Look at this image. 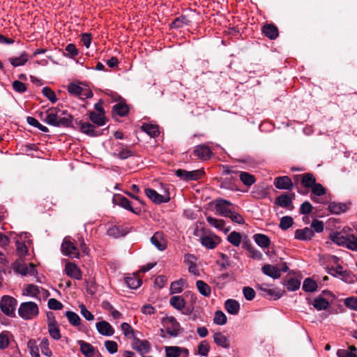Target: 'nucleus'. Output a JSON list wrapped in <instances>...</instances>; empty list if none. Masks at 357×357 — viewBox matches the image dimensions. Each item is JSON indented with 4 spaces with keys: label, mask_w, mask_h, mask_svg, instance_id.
I'll use <instances>...</instances> for the list:
<instances>
[{
    "label": "nucleus",
    "mask_w": 357,
    "mask_h": 357,
    "mask_svg": "<svg viewBox=\"0 0 357 357\" xmlns=\"http://www.w3.org/2000/svg\"><path fill=\"white\" fill-rule=\"evenodd\" d=\"M170 305L178 310H182L185 306V301L181 296H174L170 298Z\"/></svg>",
    "instance_id": "nucleus-30"
},
{
    "label": "nucleus",
    "mask_w": 357,
    "mask_h": 357,
    "mask_svg": "<svg viewBox=\"0 0 357 357\" xmlns=\"http://www.w3.org/2000/svg\"><path fill=\"white\" fill-rule=\"evenodd\" d=\"M294 193L291 194L290 196L287 194H282L275 199V204L282 208H286L289 210H292L294 208L292 200L294 199Z\"/></svg>",
    "instance_id": "nucleus-11"
},
{
    "label": "nucleus",
    "mask_w": 357,
    "mask_h": 357,
    "mask_svg": "<svg viewBox=\"0 0 357 357\" xmlns=\"http://www.w3.org/2000/svg\"><path fill=\"white\" fill-rule=\"evenodd\" d=\"M194 154L200 159L207 160L210 158L212 152L208 146L205 145H199L195 148Z\"/></svg>",
    "instance_id": "nucleus-18"
},
{
    "label": "nucleus",
    "mask_w": 357,
    "mask_h": 357,
    "mask_svg": "<svg viewBox=\"0 0 357 357\" xmlns=\"http://www.w3.org/2000/svg\"><path fill=\"white\" fill-rule=\"evenodd\" d=\"M213 322L218 325H224L227 323V317L222 311H217L215 313Z\"/></svg>",
    "instance_id": "nucleus-55"
},
{
    "label": "nucleus",
    "mask_w": 357,
    "mask_h": 357,
    "mask_svg": "<svg viewBox=\"0 0 357 357\" xmlns=\"http://www.w3.org/2000/svg\"><path fill=\"white\" fill-rule=\"evenodd\" d=\"M259 288L263 291L266 292L267 295L273 297L274 299H278L282 296V292L281 291H277L273 289H268L263 287L262 286H259Z\"/></svg>",
    "instance_id": "nucleus-51"
},
{
    "label": "nucleus",
    "mask_w": 357,
    "mask_h": 357,
    "mask_svg": "<svg viewBox=\"0 0 357 357\" xmlns=\"http://www.w3.org/2000/svg\"><path fill=\"white\" fill-rule=\"evenodd\" d=\"M217 213L222 216L228 217L231 214L232 204L229 201L223 199H218L215 202Z\"/></svg>",
    "instance_id": "nucleus-9"
},
{
    "label": "nucleus",
    "mask_w": 357,
    "mask_h": 357,
    "mask_svg": "<svg viewBox=\"0 0 357 357\" xmlns=\"http://www.w3.org/2000/svg\"><path fill=\"white\" fill-rule=\"evenodd\" d=\"M27 347L31 355V357L39 354V349L35 340H29L27 343Z\"/></svg>",
    "instance_id": "nucleus-57"
},
{
    "label": "nucleus",
    "mask_w": 357,
    "mask_h": 357,
    "mask_svg": "<svg viewBox=\"0 0 357 357\" xmlns=\"http://www.w3.org/2000/svg\"><path fill=\"white\" fill-rule=\"evenodd\" d=\"M214 342L218 346L225 349L229 347V342L227 337L222 333H215L213 336Z\"/></svg>",
    "instance_id": "nucleus-24"
},
{
    "label": "nucleus",
    "mask_w": 357,
    "mask_h": 357,
    "mask_svg": "<svg viewBox=\"0 0 357 357\" xmlns=\"http://www.w3.org/2000/svg\"><path fill=\"white\" fill-rule=\"evenodd\" d=\"M48 331L50 336L54 340H59L61 338L60 330L59 327L56 326V321L54 319L49 321Z\"/></svg>",
    "instance_id": "nucleus-32"
},
{
    "label": "nucleus",
    "mask_w": 357,
    "mask_h": 357,
    "mask_svg": "<svg viewBox=\"0 0 357 357\" xmlns=\"http://www.w3.org/2000/svg\"><path fill=\"white\" fill-rule=\"evenodd\" d=\"M165 353L167 357H179L180 347L176 346H170L165 347Z\"/></svg>",
    "instance_id": "nucleus-49"
},
{
    "label": "nucleus",
    "mask_w": 357,
    "mask_h": 357,
    "mask_svg": "<svg viewBox=\"0 0 357 357\" xmlns=\"http://www.w3.org/2000/svg\"><path fill=\"white\" fill-rule=\"evenodd\" d=\"M242 236L237 231L231 232L227 236V241L236 247H238L241 243Z\"/></svg>",
    "instance_id": "nucleus-41"
},
{
    "label": "nucleus",
    "mask_w": 357,
    "mask_h": 357,
    "mask_svg": "<svg viewBox=\"0 0 357 357\" xmlns=\"http://www.w3.org/2000/svg\"><path fill=\"white\" fill-rule=\"evenodd\" d=\"M263 33L271 40L275 39L278 36V28L271 24H266L263 26Z\"/></svg>",
    "instance_id": "nucleus-26"
},
{
    "label": "nucleus",
    "mask_w": 357,
    "mask_h": 357,
    "mask_svg": "<svg viewBox=\"0 0 357 357\" xmlns=\"http://www.w3.org/2000/svg\"><path fill=\"white\" fill-rule=\"evenodd\" d=\"M241 181L246 185H251L255 182V177L245 172H240L239 175Z\"/></svg>",
    "instance_id": "nucleus-46"
},
{
    "label": "nucleus",
    "mask_w": 357,
    "mask_h": 357,
    "mask_svg": "<svg viewBox=\"0 0 357 357\" xmlns=\"http://www.w3.org/2000/svg\"><path fill=\"white\" fill-rule=\"evenodd\" d=\"M43 94L52 103L57 100L56 94L50 87L45 86L43 89Z\"/></svg>",
    "instance_id": "nucleus-56"
},
{
    "label": "nucleus",
    "mask_w": 357,
    "mask_h": 357,
    "mask_svg": "<svg viewBox=\"0 0 357 357\" xmlns=\"http://www.w3.org/2000/svg\"><path fill=\"white\" fill-rule=\"evenodd\" d=\"M76 123L79 126L80 130L89 136H98L99 134L95 131L94 126L90 123H85L79 121H76Z\"/></svg>",
    "instance_id": "nucleus-21"
},
{
    "label": "nucleus",
    "mask_w": 357,
    "mask_h": 357,
    "mask_svg": "<svg viewBox=\"0 0 357 357\" xmlns=\"http://www.w3.org/2000/svg\"><path fill=\"white\" fill-rule=\"evenodd\" d=\"M162 324L167 333L172 337H176L179 334L180 324L174 317H167L162 319Z\"/></svg>",
    "instance_id": "nucleus-5"
},
{
    "label": "nucleus",
    "mask_w": 357,
    "mask_h": 357,
    "mask_svg": "<svg viewBox=\"0 0 357 357\" xmlns=\"http://www.w3.org/2000/svg\"><path fill=\"white\" fill-rule=\"evenodd\" d=\"M133 348L137 351L140 354L144 356V354H147L151 350V344L147 340H137L134 344Z\"/></svg>",
    "instance_id": "nucleus-20"
},
{
    "label": "nucleus",
    "mask_w": 357,
    "mask_h": 357,
    "mask_svg": "<svg viewBox=\"0 0 357 357\" xmlns=\"http://www.w3.org/2000/svg\"><path fill=\"white\" fill-rule=\"evenodd\" d=\"M39 314L38 305L32 301L23 302L18 308V314L24 320L36 318Z\"/></svg>",
    "instance_id": "nucleus-1"
},
{
    "label": "nucleus",
    "mask_w": 357,
    "mask_h": 357,
    "mask_svg": "<svg viewBox=\"0 0 357 357\" xmlns=\"http://www.w3.org/2000/svg\"><path fill=\"white\" fill-rule=\"evenodd\" d=\"M64 272L73 279L80 280L82 278V272L75 263L67 262L65 265Z\"/></svg>",
    "instance_id": "nucleus-10"
},
{
    "label": "nucleus",
    "mask_w": 357,
    "mask_h": 357,
    "mask_svg": "<svg viewBox=\"0 0 357 357\" xmlns=\"http://www.w3.org/2000/svg\"><path fill=\"white\" fill-rule=\"evenodd\" d=\"M142 130L151 137H155L160 133L158 126L153 124L144 123L142 126Z\"/></svg>",
    "instance_id": "nucleus-33"
},
{
    "label": "nucleus",
    "mask_w": 357,
    "mask_h": 357,
    "mask_svg": "<svg viewBox=\"0 0 357 357\" xmlns=\"http://www.w3.org/2000/svg\"><path fill=\"white\" fill-rule=\"evenodd\" d=\"M312 193L316 196H322L326 194V189L320 183H315L311 188Z\"/></svg>",
    "instance_id": "nucleus-59"
},
{
    "label": "nucleus",
    "mask_w": 357,
    "mask_h": 357,
    "mask_svg": "<svg viewBox=\"0 0 357 357\" xmlns=\"http://www.w3.org/2000/svg\"><path fill=\"white\" fill-rule=\"evenodd\" d=\"M293 218L290 216H284L280 219V227L282 230H287L293 225Z\"/></svg>",
    "instance_id": "nucleus-50"
},
{
    "label": "nucleus",
    "mask_w": 357,
    "mask_h": 357,
    "mask_svg": "<svg viewBox=\"0 0 357 357\" xmlns=\"http://www.w3.org/2000/svg\"><path fill=\"white\" fill-rule=\"evenodd\" d=\"M206 220L208 223L210 224L211 226L215 227L219 230L223 231L225 234L227 233L230 229L229 227H225V221L223 220L217 219L211 216H208L206 218Z\"/></svg>",
    "instance_id": "nucleus-23"
},
{
    "label": "nucleus",
    "mask_w": 357,
    "mask_h": 357,
    "mask_svg": "<svg viewBox=\"0 0 357 357\" xmlns=\"http://www.w3.org/2000/svg\"><path fill=\"white\" fill-rule=\"evenodd\" d=\"M316 183V178L313 174L305 173L301 174V183L306 188H311Z\"/></svg>",
    "instance_id": "nucleus-31"
},
{
    "label": "nucleus",
    "mask_w": 357,
    "mask_h": 357,
    "mask_svg": "<svg viewBox=\"0 0 357 357\" xmlns=\"http://www.w3.org/2000/svg\"><path fill=\"white\" fill-rule=\"evenodd\" d=\"M125 282L127 286L130 289H137L141 286L142 281L136 276L126 277L125 278Z\"/></svg>",
    "instance_id": "nucleus-43"
},
{
    "label": "nucleus",
    "mask_w": 357,
    "mask_h": 357,
    "mask_svg": "<svg viewBox=\"0 0 357 357\" xmlns=\"http://www.w3.org/2000/svg\"><path fill=\"white\" fill-rule=\"evenodd\" d=\"M68 93L74 96H77L82 100L90 98L93 96V92L88 86L82 83H70L68 86Z\"/></svg>",
    "instance_id": "nucleus-2"
},
{
    "label": "nucleus",
    "mask_w": 357,
    "mask_h": 357,
    "mask_svg": "<svg viewBox=\"0 0 357 357\" xmlns=\"http://www.w3.org/2000/svg\"><path fill=\"white\" fill-rule=\"evenodd\" d=\"M284 285L289 291H296L301 286V282L296 278H291L284 282Z\"/></svg>",
    "instance_id": "nucleus-47"
},
{
    "label": "nucleus",
    "mask_w": 357,
    "mask_h": 357,
    "mask_svg": "<svg viewBox=\"0 0 357 357\" xmlns=\"http://www.w3.org/2000/svg\"><path fill=\"white\" fill-rule=\"evenodd\" d=\"M65 50L66 52V53L64 54L66 56L73 58L78 55V50L74 44H68L66 47Z\"/></svg>",
    "instance_id": "nucleus-58"
},
{
    "label": "nucleus",
    "mask_w": 357,
    "mask_h": 357,
    "mask_svg": "<svg viewBox=\"0 0 357 357\" xmlns=\"http://www.w3.org/2000/svg\"><path fill=\"white\" fill-rule=\"evenodd\" d=\"M13 269L22 275H26L28 274L34 275L36 273L35 266L33 264H29V266H27L22 259H18L15 262Z\"/></svg>",
    "instance_id": "nucleus-7"
},
{
    "label": "nucleus",
    "mask_w": 357,
    "mask_h": 357,
    "mask_svg": "<svg viewBox=\"0 0 357 357\" xmlns=\"http://www.w3.org/2000/svg\"><path fill=\"white\" fill-rule=\"evenodd\" d=\"M62 253L70 258H79V252L78 248L72 242L70 237L66 236L64 238L61 244Z\"/></svg>",
    "instance_id": "nucleus-4"
},
{
    "label": "nucleus",
    "mask_w": 357,
    "mask_h": 357,
    "mask_svg": "<svg viewBox=\"0 0 357 357\" xmlns=\"http://www.w3.org/2000/svg\"><path fill=\"white\" fill-rule=\"evenodd\" d=\"M113 112L120 116H123L128 114V107L125 104L118 103L113 107Z\"/></svg>",
    "instance_id": "nucleus-48"
},
{
    "label": "nucleus",
    "mask_w": 357,
    "mask_h": 357,
    "mask_svg": "<svg viewBox=\"0 0 357 357\" xmlns=\"http://www.w3.org/2000/svg\"><path fill=\"white\" fill-rule=\"evenodd\" d=\"M59 113H61L60 110L56 108H51L47 109L45 112H41L40 116L41 119L46 123L53 126H58Z\"/></svg>",
    "instance_id": "nucleus-6"
},
{
    "label": "nucleus",
    "mask_w": 357,
    "mask_h": 357,
    "mask_svg": "<svg viewBox=\"0 0 357 357\" xmlns=\"http://www.w3.org/2000/svg\"><path fill=\"white\" fill-rule=\"evenodd\" d=\"M40 347L41 349L42 353L50 357L52 355V351L49 348V341L47 338H43L40 343Z\"/></svg>",
    "instance_id": "nucleus-54"
},
{
    "label": "nucleus",
    "mask_w": 357,
    "mask_h": 357,
    "mask_svg": "<svg viewBox=\"0 0 357 357\" xmlns=\"http://www.w3.org/2000/svg\"><path fill=\"white\" fill-rule=\"evenodd\" d=\"M80 309L81 314L87 320V321H93L94 319V316L92 313L88 310L84 304H80L79 305Z\"/></svg>",
    "instance_id": "nucleus-61"
},
{
    "label": "nucleus",
    "mask_w": 357,
    "mask_h": 357,
    "mask_svg": "<svg viewBox=\"0 0 357 357\" xmlns=\"http://www.w3.org/2000/svg\"><path fill=\"white\" fill-rule=\"evenodd\" d=\"M24 294L37 298L40 294V288L35 284H28L24 289Z\"/></svg>",
    "instance_id": "nucleus-42"
},
{
    "label": "nucleus",
    "mask_w": 357,
    "mask_h": 357,
    "mask_svg": "<svg viewBox=\"0 0 357 357\" xmlns=\"http://www.w3.org/2000/svg\"><path fill=\"white\" fill-rule=\"evenodd\" d=\"M204 171L202 169H197L194 171H186L184 169H178L176 171V175L181 179L189 181H197L202 178L203 176Z\"/></svg>",
    "instance_id": "nucleus-8"
},
{
    "label": "nucleus",
    "mask_w": 357,
    "mask_h": 357,
    "mask_svg": "<svg viewBox=\"0 0 357 357\" xmlns=\"http://www.w3.org/2000/svg\"><path fill=\"white\" fill-rule=\"evenodd\" d=\"M73 122V116L61 112L58 117V126H69Z\"/></svg>",
    "instance_id": "nucleus-38"
},
{
    "label": "nucleus",
    "mask_w": 357,
    "mask_h": 357,
    "mask_svg": "<svg viewBox=\"0 0 357 357\" xmlns=\"http://www.w3.org/2000/svg\"><path fill=\"white\" fill-rule=\"evenodd\" d=\"M65 314L72 326L77 327L80 325L81 319L77 314L72 311H67Z\"/></svg>",
    "instance_id": "nucleus-39"
},
{
    "label": "nucleus",
    "mask_w": 357,
    "mask_h": 357,
    "mask_svg": "<svg viewBox=\"0 0 357 357\" xmlns=\"http://www.w3.org/2000/svg\"><path fill=\"white\" fill-rule=\"evenodd\" d=\"M17 305V300L10 296H3L0 301V308L3 314L13 317Z\"/></svg>",
    "instance_id": "nucleus-3"
},
{
    "label": "nucleus",
    "mask_w": 357,
    "mask_h": 357,
    "mask_svg": "<svg viewBox=\"0 0 357 357\" xmlns=\"http://www.w3.org/2000/svg\"><path fill=\"white\" fill-rule=\"evenodd\" d=\"M210 350V345L207 341H202L198 345V354L201 356H206Z\"/></svg>",
    "instance_id": "nucleus-52"
},
{
    "label": "nucleus",
    "mask_w": 357,
    "mask_h": 357,
    "mask_svg": "<svg viewBox=\"0 0 357 357\" xmlns=\"http://www.w3.org/2000/svg\"><path fill=\"white\" fill-rule=\"evenodd\" d=\"M28 59V54L24 52L20 56L9 58V61L13 67H17L24 65Z\"/></svg>",
    "instance_id": "nucleus-29"
},
{
    "label": "nucleus",
    "mask_w": 357,
    "mask_h": 357,
    "mask_svg": "<svg viewBox=\"0 0 357 357\" xmlns=\"http://www.w3.org/2000/svg\"><path fill=\"white\" fill-rule=\"evenodd\" d=\"M9 333L4 331L0 333V349H4L9 345Z\"/></svg>",
    "instance_id": "nucleus-53"
},
{
    "label": "nucleus",
    "mask_w": 357,
    "mask_h": 357,
    "mask_svg": "<svg viewBox=\"0 0 357 357\" xmlns=\"http://www.w3.org/2000/svg\"><path fill=\"white\" fill-rule=\"evenodd\" d=\"M151 243L159 250L163 251L167 248V241L162 232L157 231L151 238Z\"/></svg>",
    "instance_id": "nucleus-12"
},
{
    "label": "nucleus",
    "mask_w": 357,
    "mask_h": 357,
    "mask_svg": "<svg viewBox=\"0 0 357 357\" xmlns=\"http://www.w3.org/2000/svg\"><path fill=\"white\" fill-rule=\"evenodd\" d=\"M314 236V231L311 228L305 227L295 231V238L300 241H309Z\"/></svg>",
    "instance_id": "nucleus-16"
},
{
    "label": "nucleus",
    "mask_w": 357,
    "mask_h": 357,
    "mask_svg": "<svg viewBox=\"0 0 357 357\" xmlns=\"http://www.w3.org/2000/svg\"><path fill=\"white\" fill-rule=\"evenodd\" d=\"M77 344L80 347L82 354L86 357H93L94 356L95 349L91 344L84 342V340H79Z\"/></svg>",
    "instance_id": "nucleus-22"
},
{
    "label": "nucleus",
    "mask_w": 357,
    "mask_h": 357,
    "mask_svg": "<svg viewBox=\"0 0 357 357\" xmlns=\"http://www.w3.org/2000/svg\"><path fill=\"white\" fill-rule=\"evenodd\" d=\"M105 347L110 354H115L118 350V344L112 340H107L105 342Z\"/></svg>",
    "instance_id": "nucleus-63"
},
{
    "label": "nucleus",
    "mask_w": 357,
    "mask_h": 357,
    "mask_svg": "<svg viewBox=\"0 0 357 357\" xmlns=\"http://www.w3.org/2000/svg\"><path fill=\"white\" fill-rule=\"evenodd\" d=\"M97 331L100 334L105 336H112L114 333V329L109 323L106 321H101L96 324Z\"/></svg>",
    "instance_id": "nucleus-15"
},
{
    "label": "nucleus",
    "mask_w": 357,
    "mask_h": 357,
    "mask_svg": "<svg viewBox=\"0 0 357 357\" xmlns=\"http://www.w3.org/2000/svg\"><path fill=\"white\" fill-rule=\"evenodd\" d=\"M261 270L264 274L273 279H278L281 275V270L274 265L266 264L262 267Z\"/></svg>",
    "instance_id": "nucleus-17"
},
{
    "label": "nucleus",
    "mask_w": 357,
    "mask_h": 357,
    "mask_svg": "<svg viewBox=\"0 0 357 357\" xmlns=\"http://www.w3.org/2000/svg\"><path fill=\"white\" fill-rule=\"evenodd\" d=\"M274 185L280 190H291L293 188V182L287 176H279L275 178Z\"/></svg>",
    "instance_id": "nucleus-13"
},
{
    "label": "nucleus",
    "mask_w": 357,
    "mask_h": 357,
    "mask_svg": "<svg viewBox=\"0 0 357 357\" xmlns=\"http://www.w3.org/2000/svg\"><path fill=\"white\" fill-rule=\"evenodd\" d=\"M227 312L231 314H237L240 310L239 303L234 299H228L225 303Z\"/></svg>",
    "instance_id": "nucleus-25"
},
{
    "label": "nucleus",
    "mask_w": 357,
    "mask_h": 357,
    "mask_svg": "<svg viewBox=\"0 0 357 357\" xmlns=\"http://www.w3.org/2000/svg\"><path fill=\"white\" fill-rule=\"evenodd\" d=\"M332 241L339 245L345 246L347 243V236H344L340 233H337L332 236Z\"/></svg>",
    "instance_id": "nucleus-60"
},
{
    "label": "nucleus",
    "mask_w": 357,
    "mask_h": 357,
    "mask_svg": "<svg viewBox=\"0 0 357 357\" xmlns=\"http://www.w3.org/2000/svg\"><path fill=\"white\" fill-rule=\"evenodd\" d=\"M201 243L203 246L208 249H213L216 247V243L214 238L211 236H205L201 238Z\"/></svg>",
    "instance_id": "nucleus-44"
},
{
    "label": "nucleus",
    "mask_w": 357,
    "mask_h": 357,
    "mask_svg": "<svg viewBox=\"0 0 357 357\" xmlns=\"http://www.w3.org/2000/svg\"><path fill=\"white\" fill-rule=\"evenodd\" d=\"M121 328L126 337H130L134 335V331L129 324L126 322L121 324Z\"/></svg>",
    "instance_id": "nucleus-62"
},
{
    "label": "nucleus",
    "mask_w": 357,
    "mask_h": 357,
    "mask_svg": "<svg viewBox=\"0 0 357 357\" xmlns=\"http://www.w3.org/2000/svg\"><path fill=\"white\" fill-rule=\"evenodd\" d=\"M254 240L255 243L261 248H268L271 243L269 238L264 234H255L254 236Z\"/></svg>",
    "instance_id": "nucleus-36"
},
{
    "label": "nucleus",
    "mask_w": 357,
    "mask_h": 357,
    "mask_svg": "<svg viewBox=\"0 0 357 357\" xmlns=\"http://www.w3.org/2000/svg\"><path fill=\"white\" fill-rule=\"evenodd\" d=\"M196 287L199 294L204 297H209L211 294V287L203 280H197L196 282Z\"/></svg>",
    "instance_id": "nucleus-27"
},
{
    "label": "nucleus",
    "mask_w": 357,
    "mask_h": 357,
    "mask_svg": "<svg viewBox=\"0 0 357 357\" xmlns=\"http://www.w3.org/2000/svg\"><path fill=\"white\" fill-rule=\"evenodd\" d=\"M317 289V282L311 278H306L303 281V289L306 292H313Z\"/></svg>",
    "instance_id": "nucleus-40"
},
{
    "label": "nucleus",
    "mask_w": 357,
    "mask_h": 357,
    "mask_svg": "<svg viewBox=\"0 0 357 357\" xmlns=\"http://www.w3.org/2000/svg\"><path fill=\"white\" fill-rule=\"evenodd\" d=\"M115 202L123 208L130 211L133 213L138 214L140 212V209L132 208L130 202L125 197L119 195L116 197Z\"/></svg>",
    "instance_id": "nucleus-19"
},
{
    "label": "nucleus",
    "mask_w": 357,
    "mask_h": 357,
    "mask_svg": "<svg viewBox=\"0 0 357 357\" xmlns=\"http://www.w3.org/2000/svg\"><path fill=\"white\" fill-rule=\"evenodd\" d=\"M345 246L352 251H357V237L353 234L347 235Z\"/></svg>",
    "instance_id": "nucleus-45"
},
{
    "label": "nucleus",
    "mask_w": 357,
    "mask_h": 357,
    "mask_svg": "<svg viewBox=\"0 0 357 357\" xmlns=\"http://www.w3.org/2000/svg\"><path fill=\"white\" fill-rule=\"evenodd\" d=\"M345 305L354 310H357V298L349 297L344 301Z\"/></svg>",
    "instance_id": "nucleus-64"
},
{
    "label": "nucleus",
    "mask_w": 357,
    "mask_h": 357,
    "mask_svg": "<svg viewBox=\"0 0 357 357\" xmlns=\"http://www.w3.org/2000/svg\"><path fill=\"white\" fill-rule=\"evenodd\" d=\"M89 117H90L91 121L93 123H95L99 126H102L105 124L106 121H105V113H98L95 111H92L89 113Z\"/></svg>",
    "instance_id": "nucleus-28"
},
{
    "label": "nucleus",
    "mask_w": 357,
    "mask_h": 357,
    "mask_svg": "<svg viewBox=\"0 0 357 357\" xmlns=\"http://www.w3.org/2000/svg\"><path fill=\"white\" fill-rule=\"evenodd\" d=\"M312 305L317 310H324L329 307V302L324 298L319 297L314 298Z\"/></svg>",
    "instance_id": "nucleus-37"
},
{
    "label": "nucleus",
    "mask_w": 357,
    "mask_h": 357,
    "mask_svg": "<svg viewBox=\"0 0 357 357\" xmlns=\"http://www.w3.org/2000/svg\"><path fill=\"white\" fill-rule=\"evenodd\" d=\"M347 206L343 203L331 202L328 205V210L334 214H340L346 211Z\"/></svg>",
    "instance_id": "nucleus-34"
},
{
    "label": "nucleus",
    "mask_w": 357,
    "mask_h": 357,
    "mask_svg": "<svg viewBox=\"0 0 357 357\" xmlns=\"http://www.w3.org/2000/svg\"><path fill=\"white\" fill-rule=\"evenodd\" d=\"M145 194L155 204L167 203L169 201V197L168 196L160 195L155 190L151 188H146L145 190Z\"/></svg>",
    "instance_id": "nucleus-14"
},
{
    "label": "nucleus",
    "mask_w": 357,
    "mask_h": 357,
    "mask_svg": "<svg viewBox=\"0 0 357 357\" xmlns=\"http://www.w3.org/2000/svg\"><path fill=\"white\" fill-rule=\"evenodd\" d=\"M185 283V280L183 279L172 282L170 285V293L175 294L182 292Z\"/></svg>",
    "instance_id": "nucleus-35"
}]
</instances>
